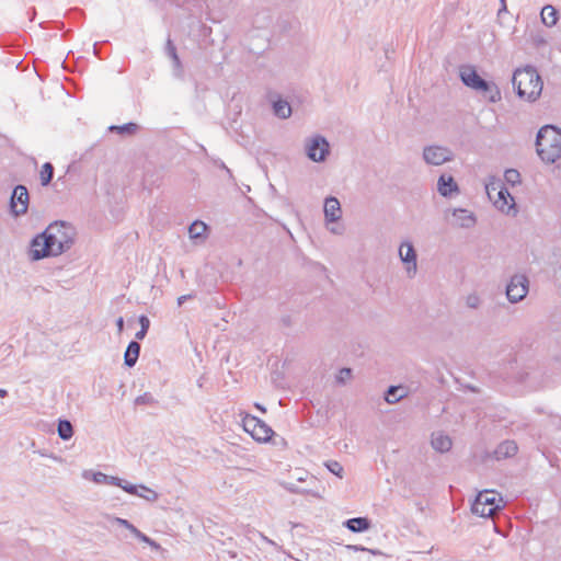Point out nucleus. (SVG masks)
Wrapping results in <instances>:
<instances>
[{"label": "nucleus", "mask_w": 561, "mask_h": 561, "mask_svg": "<svg viewBox=\"0 0 561 561\" xmlns=\"http://www.w3.org/2000/svg\"><path fill=\"white\" fill-rule=\"evenodd\" d=\"M75 227L67 221H54L43 232L35 236L30 244V257L39 261L67 252L75 243Z\"/></svg>", "instance_id": "1"}, {"label": "nucleus", "mask_w": 561, "mask_h": 561, "mask_svg": "<svg viewBox=\"0 0 561 561\" xmlns=\"http://www.w3.org/2000/svg\"><path fill=\"white\" fill-rule=\"evenodd\" d=\"M512 83L518 98L528 102H535L542 92V80L533 66L518 68L514 71Z\"/></svg>", "instance_id": "2"}, {"label": "nucleus", "mask_w": 561, "mask_h": 561, "mask_svg": "<svg viewBox=\"0 0 561 561\" xmlns=\"http://www.w3.org/2000/svg\"><path fill=\"white\" fill-rule=\"evenodd\" d=\"M536 151L546 163L561 158V129L554 125L542 126L536 136Z\"/></svg>", "instance_id": "3"}, {"label": "nucleus", "mask_w": 561, "mask_h": 561, "mask_svg": "<svg viewBox=\"0 0 561 561\" xmlns=\"http://www.w3.org/2000/svg\"><path fill=\"white\" fill-rule=\"evenodd\" d=\"M500 508L501 505L496 501V493L490 490L479 492L471 504L472 513L480 517H490Z\"/></svg>", "instance_id": "4"}, {"label": "nucleus", "mask_w": 561, "mask_h": 561, "mask_svg": "<svg viewBox=\"0 0 561 561\" xmlns=\"http://www.w3.org/2000/svg\"><path fill=\"white\" fill-rule=\"evenodd\" d=\"M529 280L524 274H515L511 277L506 286V297L510 302L522 301L528 294Z\"/></svg>", "instance_id": "5"}, {"label": "nucleus", "mask_w": 561, "mask_h": 561, "mask_svg": "<svg viewBox=\"0 0 561 561\" xmlns=\"http://www.w3.org/2000/svg\"><path fill=\"white\" fill-rule=\"evenodd\" d=\"M306 154L313 162H323L330 154V144L321 135L313 136L306 145Z\"/></svg>", "instance_id": "6"}, {"label": "nucleus", "mask_w": 561, "mask_h": 561, "mask_svg": "<svg viewBox=\"0 0 561 561\" xmlns=\"http://www.w3.org/2000/svg\"><path fill=\"white\" fill-rule=\"evenodd\" d=\"M30 194L25 185L19 184L14 186L9 206L13 216L19 217L25 215L28 209Z\"/></svg>", "instance_id": "7"}, {"label": "nucleus", "mask_w": 561, "mask_h": 561, "mask_svg": "<svg viewBox=\"0 0 561 561\" xmlns=\"http://www.w3.org/2000/svg\"><path fill=\"white\" fill-rule=\"evenodd\" d=\"M423 159L427 164L440 165L454 160V153L447 147L432 145L423 149Z\"/></svg>", "instance_id": "8"}, {"label": "nucleus", "mask_w": 561, "mask_h": 561, "mask_svg": "<svg viewBox=\"0 0 561 561\" xmlns=\"http://www.w3.org/2000/svg\"><path fill=\"white\" fill-rule=\"evenodd\" d=\"M459 77L466 87L476 91H478L479 88L484 87V82L486 81L479 76L473 66L469 65L460 67Z\"/></svg>", "instance_id": "9"}, {"label": "nucleus", "mask_w": 561, "mask_h": 561, "mask_svg": "<svg viewBox=\"0 0 561 561\" xmlns=\"http://www.w3.org/2000/svg\"><path fill=\"white\" fill-rule=\"evenodd\" d=\"M493 205L500 211L506 215H510L512 210L514 214L517 211L514 197L504 185L497 191L496 198L493 201Z\"/></svg>", "instance_id": "10"}, {"label": "nucleus", "mask_w": 561, "mask_h": 561, "mask_svg": "<svg viewBox=\"0 0 561 561\" xmlns=\"http://www.w3.org/2000/svg\"><path fill=\"white\" fill-rule=\"evenodd\" d=\"M399 255L401 261L407 264V271L410 274L413 272V274L416 273V260L417 254L413 247V244L409 241H404L401 243L399 248Z\"/></svg>", "instance_id": "11"}, {"label": "nucleus", "mask_w": 561, "mask_h": 561, "mask_svg": "<svg viewBox=\"0 0 561 561\" xmlns=\"http://www.w3.org/2000/svg\"><path fill=\"white\" fill-rule=\"evenodd\" d=\"M324 217L328 222H336L341 218V204L334 196H329L324 201Z\"/></svg>", "instance_id": "12"}, {"label": "nucleus", "mask_w": 561, "mask_h": 561, "mask_svg": "<svg viewBox=\"0 0 561 561\" xmlns=\"http://www.w3.org/2000/svg\"><path fill=\"white\" fill-rule=\"evenodd\" d=\"M437 190L442 196L448 197L453 193H458L459 186L451 175L442 174L437 181Z\"/></svg>", "instance_id": "13"}, {"label": "nucleus", "mask_w": 561, "mask_h": 561, "mask_svg": "<svg viewBox=\"0 0 561 561\" xmlns=\"http://www.w3.org/2000/svg\"><path fill=\"white\" fill-rule=\"evenodd\" d=\"M517 450V444L514 440L507 439L497 445L493 451V456L496 460H502L515 456Z\"/></svg>", "instance_id": "14"}, {"label": "nucleus", "mask_w": 561, "mask_h": 561, "mask_svg": "<svg viewBox=\"0 0 561 561\" xmlns=\"http://www.w3.org/2000/svg\"><path fill=\"white\" fill-rule=\"evenodd\" d=\"M454 217L456 218V225L461 228H471L476 225V216L473 213L463 209V208H457L454 209L453 213Z\"/></svg>", "instance_id": "15"}, {"label": "nucleus", "mask_w": 561, "mask_h": 561, "mask_svg": "<svg viewBox=\"0 0 561 561\" xmlns=\"http://www.w3.org/2000/svg\"><path fill=\"white\" fill-rule=\"evenodd\" d=\"M432 447L438 453H447L450 450L453 446L451 438L448 435L443 434L442 432L433 433Z\"/></svg>", "instance_id": "16"}, {"label": "nucleus", "mask_w": 561, "mask_h": 561, "mask_svg": "<svg viewBox=\"0 0 561 561\" xmlns=\"http://www.w3.org/2000/svg\"><path fill=\"white\" fill-rule=\"evenodd\" d=\"M352 533H363L371 527V520L368 517H354L343 524Z\"/></svg>", "instance_id": "17"}, {"label": "nucleus", "mask_w": 561, "mask_h": 561, "mask_svg": "<svg viewBox=\"0 0 561 561\" xmlns=\"http://www.w3.org/2000/svg\"><path fill=\"white\" fill-rule=\"evenodd\" d=\"M140 344L137 341H130L127 345V348L124 354V364L131 368L136 365L139 354H140Z\"/></svg>", "instance_id": "18"}, {"label": "nucleus", "mask_w": 561, "mask_h": 561, "mask_svg": "<svg viewBox=\"0 0 561 561\" xmlns=\"http://www.w3.org/2000/svg\"><path fill=\"white\" fill-rule=\"evenodd\" d=\"M478 92H481L491 103H495L501 100L500 89L492 81L486 80L484 82V87L479 88Z\"/></svg>", "instance_id": "19"}, {"label": "nucleus", "mask_w": 561, "mask_h": 561, "mask_svg": "<svg viewBox=\"0 0 561 561\" xmlns=\"http://www.w3.org/2000/svg\"><path fill=\"white\" fill-rule=\"evenodd\" d=\"M273 435V430L262 420H260L255 431L251 433L252 438L257 442H268Z\"/></svg>", "instance_id": "20"}, {"label": "nucleus", "mask_w": 561, "mask_h": 561, "mask_svg": "<svg viewBox=\"0 0 561 561\" xmlns=\"http://www.w3.org/2000/svg\"><path fill=\"white\" fill-rule=\"evenodd\" d=\"M272 105L273 112L277 117L284 119L291 115V106L286 100L278 98L277 100L273 101Z\"/></svg>", "instance_id": "21"}, {"label": "nucleus", "mask_w": 561, "mask_h": 561, "mask_svg": "<svg viewBox=\"0 0 561 561\" xmlns=\"http://www.w3.org/2000/svg\"><path fill=\"white\" fill-rule=\"evenodd\" d=\"M139 126L136 123L129 122L123 125H111L108 126L110 133H116L122 136H133L137 133Z\"/></svg>", "instance_id": "22"}, {"label": "nucleus", "mask_w": 561, "mask_h": 561, "mask_svg": "<svg viewBox=\"0 0 561 561\" xmlns=\"http://www.w3.org/2000/svg\"><path fill=\"white\" fill-rule=\"evenodd\" d=\"M407 396L405 389L402 386H390L385 392V400L390 403H397Z\"/></svg>", "instance_id": "23"}, {"label": "nucleus", "mask_w": 561, "mask_h": 561, "mask_svg": "<svg viewBox=\"0 0 561 561\" xmlns=\"http://www.w3.org/2000/svg\"><path fill=\"white\" fill-rule=\"evenodd\" d=\"M57 433L62 440L70 439L73 436V426L71 422L66 419L58 420Z\"/></svg>", "instance_id": "24"}, {"label": "nucleus", "mask_w": 561, "mask_h": 561, "mask_svg": "<svg viewBox=\"0 0 561 561\" xmlns=\"http://www.w3.org/2000/svg\"><path fill=\"white\" fill-rule=\"evenodd\" d=\"M541 20L545 25L553 26L558 21L557 10L550 4L545 5L541 10Z\"/></svg>", "instance_id": "25"}, {"label": "nucleus", "mask_w": 561, "mask_h": 561, "mask_svg": "<svg viewBox=\"0 0 561 561\" xmlns=\"http://www.w3.org/2000/svg\"><path fill=\"white\" fill-rule=\"evenodd\" d=\"M92 480L95 483H105L112 485H117L121 484V482H124V479L114 476H107L100 471L92 473Z\"/></svg>", "instance_id": "26"}, {"label": "nucleus", "mask_w": 561, "mask_h": 561, "mask_svg": "<svg viewBox=\"0 0 561 561\" xmlns=\"http://www.w3.org/2000/svg\"><path fill=\"white\" fill-rule=\"evenodd\" d=\"M54 165L50 162H45L42 165L41 172H39V180L42 186H47L50 184L53 178H54Z\"/></svg>", "instance_id": "27"}, {"label": "nucleus", "mask_w": 561, "mask_h": 561, "mask_svg": "<svg viewBox=\"0 0 561 561\" xmlns=\"http://www.w3.org/2000/svg\"><path fill=\"white\" fill-rule=\"evenodd\" d=\"M207 225L201 220H195L188 227V233L192 239H198L205 237Z\"/></svg>", "instance_id": "28"}, {"label": "nucleus", "mask_w": 561, "mask_h": 561, "mask_svg": "<svg viewBox=\"0 0 561 561\" xmlns=\"http://www.w3.org/2000/svg\"><path fill=\"white\" fill-rule=\"evenodd\" d=\"M259 423H260V419L254 415L247 414L242 419V426H243L244 431L247 433H249L250 435H251V433H253L255 431L256 425H259Z\"/></svg>", "instance_id": "29"}, {"label": "nucleus", "mask_w": 561, "mask_h": 561, "mask_svg": "<svg viewBox=\"0 0 561 561\" xmlns=\"http://www.w3.org/2000/svg\"><path fill=\"white\" fill-rule=\"evenodd\" d=\"M324 466L334 476L339 477L340 479L343 478L344 469H343V466L339 461L328 460V461H325Z\"/></svg>", "instance_id": "30"}, {"label": "nucleus", "mask_w": 561, "mask_h": 561, "mask_svg": "<svg viewBox=\"0 0 561 561\" xmlns=\"http://www.w3.org/2000/svg\"><path fill=\"white\" fill-rule=\"evenodd\" d=\"M138 320L140 323V330L138 332H136L135 336L137 340H142V339H145V336L149 330L150 321H149L148 317L145 314H141Z\"/></svg>", "instance_id": "31"}, {"label": "nucleus", "mask_w": 561, "mask_h": 561, "mask_svg": "<svg viewBox=\"0 0 561 561\" xmlns=\"http://www.w3.org/2000/svg\"><path fill=\"white\" fill-rule=\"evenodd\" d=\"M504 179L511 185H516L520 183V173L516 169H507L504 172Z\"/></svg>", "instance_id": "32"}, {"label": "nucleus", "mask_w": 561, "mask_h": 561, "mask_svg": "<svg viewBox=\"0 0 561 561\" xmlns=\"http://www.w3.org/2000/svg\"><path fill=\"white\" fill-rule=\"evenodd\" d=\"M156 403H158V401L150 392H145L135 399L136 405H152Z\"/></svg>", "instance_id": "33"}, {"label": "nucleus", "mask_w": 561, "mask_h": 561, "mask_svg": "<svg viewBox=\"0 0 561 561\" xmlns=\"http://www.w3.org/2000/svg\"><path fill=\"white\" fill-rule=\"evenodd\" d=\"M141 492H138V496L146 499L149 502H156L159 497L158 493L150 488H147L142 484L139 485Z\"/></svg>", "instance_id": "34"}, {"label": "nucleus", "mask_w": 561, "mask_h": 561, "mask_svg": "<svg viewBox=\"0 0 561 561\" xmlns=\"http://www.w3.org/2000/svg\"><path fill=\"white\" fill-rule=\"evenodd\" d=\"M165 50H167V54L169 55V57L174 61V65L176 67H179L181 65V61L178 56L176 48L170 38H168V41H167Z\"/></svg>", "instance_id": "35"}, {"label": "nucleus", "mask_w": 561, "mask_h": 561, "mask_svg": "<svg viewBox=\"0 0 561 561\" xmlns=\"http://www.w3.org/2000/svg\"><path fill=\"white\" fill-rule=\"evenodd\" d=\"M351 378H352V369L347 368V367L340 369L339 374L335 377L336 382L340 385H344Z\"/></svg>", "instance_id": "36"}, {"label": "nucleus", "mask_w": 561, "mask_h": 561, "mask_svg": "<svg viewBox=\"0 0 561 561\" xmlns=\"http://www.w3.org/2000/svg\"><path fill=\"white\" fill-rule=\"evenodd\" d=\"M502 186H503V183L500 180L492 179V181L485 185V190H486L489 197L492 199L493 198L492 192L497 193V191Z\"/></svg>", "instance_id": "37"}, {"label": "nucleus", "mask_w": 561, "mask_h": 561, "mask_svg": "<svg viewBox=\"0 0 561 561\" xmlns=\"http://www.w3.org/2000/svg\"><path fill=\"white\" fill-rule=\"evenodd\" d=\"M113 523L122 526V527H125L126 529H128L133 535L135 534V531L138 529L137 527H135L130 522H128L127 519H124V518H121V517H113L112 518Z\"/></svg>", "instance_id": "38"}, {"label": "nucleus", "mask_w": 561, "mask_h": 561, "mask_svg": "<svg viewBox=\"0 0 561 561\" xmlns=\"http://www.w3.org/2000/svg\"><path fill=\"white\" fill-rule=\"evenodd\" d=\"M116 486L122 488L125 492L129 494L138 495L139 485L131 484L124 480V482H121V484H117Z\"/></svg>", "instance_id": "39"}, {"label": "nucleus", "mask_w": 561, "mask_h": 561, "mask_svg": "<svg viewBox=\"0 0 561 561\" xmlns=\"http://www.w3.org/2000/svg\"><path fill=\"white\" fill-rule=\"evenodd\" d=\"M480 298L476 294H471L466 299V305L471 309H477L480 306Z\"/></svg>", "instance_id": "40"}, {"label": "nucleus", "mask_w": 561, "mask_h": 561, "mask_svg": "<svg viewBox=\"0 0 561 561\" xmlns=\"http://www.w3.org/2000/svg\"><path fill=\"white\" fill-rule=\"evenodd\" d=\"M347 549L354 550V551H369L373 554H380L381 553L379 550H371V549H367V548H365L363 546H357V545H350V546H347Z\"/></svg>", "instance_id": "41"}, {"label": "nucleus", "mask_w": 561, "mask_h": 561, "mask_svg": "<svg viewBox=\"0 0 561 561\" xmlns=\"http://www.w3.org/2000/svg\"><path fill=\"white\" fill-rule=\"evenodd\" d=\"M134 536L139 539L141 542H149V539L150 537H148L147 535H145L144 533H141L139 529H137L134 534Z\"/></svg>", "instance_id": "42"}, {"label": "nucleus", "mask_w": 561, "mask_h": 561, "mask_svg": "<svg viewBox=\"0 0 561 561\" xmlns=\"http://www.w3.org/2000/svg\"><path fill=\"white\" fill-rule=\"evenodd\" d=\"M501 7L497 11V16H501L502 13L507 12L506 0H500Z\"/></svg>", "instance_id": "43"}, {"label": "nucleus", "mask_w": 561, "mask_h": 561, "mask_svg": "<svg viewBox=\"0 0 561 561\" xmlns=\"http://www.w3.org/2000/svg\"><path fill=\"white\" fill-rule=\"evenodd\" d=\"M193 296L191 294L183 295L178 298V305L182 306L187 299H191Z\"/></svg>", "instance_id": "44"}, {"label": "nucleus", "mask_w": 561, "mask_h": 561, "mask_svg": "<svg viewBox=\"0 0 561 561\" xmlns=\"http://www.w3.org/2000/svg\"><path fill=\"white\" fill-rule=\"evenodd\" d=\"M116 327H117V330H118L119 333L124 330V319H123V317H119L116 320Z\"/></svg>", "instance_id": "45"}, {"label": "nucleus", "mask_w": 561, "mask_h": 561, "mask_svg": "<svg viewBox=\"0 0 561 561\" xmlns=\"http://www.w3.org/2000/svg\"><path fill=\"white\" fill-rule=\"evenodd\" d=\"M147 545H149L153 549H160V545L157 541L152 540L151 538L149 539V542H147Z\"/></svg>", "instance_id": "46"}, {"label": "nucleus", "mask_w": 561, "mask_h": 561, "mask_svg": "<svg viewBox=\"0 0 561 561\" xmlns=\"http://www.w3.org/2000/svg\"><path fill=\"white\" fill-rule=\"evenodd\" d=\"M254 407H255L257 410H260L261 412H263V413H265V412H266L265 407H263V405H262V404H260V403H255V404H254Z\"/></svg>", "instance_id": "47"}, {"label": "nucleus", "mask_w": 561, "mask_h": 561, "mask_svg": "<svg viewBox=\"0 0 561 561\" xmlns=\"http://www.w3.org/2000/svg\"><path fill=\"white\" fill-rule=\"evenodd\" d=\"M219 167H220L221 169L226 170V172H227L229 175H231V171L226 167V164H225L222 161L219 163Z\"/></svg>", "instance_id": "48"}, {"label": "nucleus", "mask_w": 561, "mask_h": 561, "mask_svg": "<svg viewBox=\"0 0 561 561\" xmlns=\"http://www.w3.org/2000/svg\"><path fill=\"white\" fill-rule=\"evenodd\" d=\"M554 364L558 365L557 368H561V357L560 356L554 357Z\"/></svg>", "instance_id": "49"}, {"label": "nucleus", "mask_w": 561, "mask_h": 561, "mask_svg": "<svg viewBox=\"0 0 561 561\" xmlns=\"http://www.w3.org/2000/svg\"><path fill=\"white\" fill-rule=\"evenodd\" d=\"M282 321H283V323H284L285 325H289V324H290V318H289V317H284V318L282 319Z\"/></svg>", "instance_id": "50"}, {"label": "nucleus", "mask_w": 561, "mask_h": 561, "mask_svg": "<svg viewBox=\"0 0 561 561\" xmlns=\"http://www.w3.org/2000/svg\"><path fill=\"white\" fill-rule=\"evenodd\" d=\"M8 396V391L5 389H0V398H5Z\"/></svg>", "instance_id": "51"}, {"label": "nucleus", "mask_w": 561, "mask_h": 561, "mask_svg": "<svg viewBox=\"0 0 561 561\" xmlns=\"http://www.w3.org/2000/svg\"><path fill=\"white\" fill-rule=\"evenodd\" d=\"M38 289H41L42 291H47V290H46L45 288H43V287H42V288L36 287V288H34V291H37Z\"/></svg>", "instance_id": "52"}]
</instances>
